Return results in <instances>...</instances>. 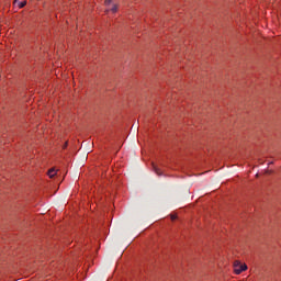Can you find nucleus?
<instances>
[{
	"instance_id": "obj_2",
	"label": "nucleus",
	"mask_w": 281,
	"mask_h": 281,
	"mask_svg": "<svg viewBox=\"0 0 281 281\" xmlns=\"http://www.w3.org/2000/svg\"><path fill=\"white\" fill-rule=\"evenodd\" d=\"M13 5H18V8H25L27 5V0H14Z\"/></svg>"
},
{
	"instance_id": "obj_8",
	"label": "nucleus",
	"mask_w": 281,
	"mask_h": 281,
	"mask_svg": "<svg viewBox=\"0 0 281 281\" xmlns=\"http://www.w3.org/2000/svg\"><path fill=\"white\" fill-rule=\"evenodd\" d=\"M63 148H67V143L64 144Z\"/></svg>"
},
{
	"instance_id": "obj_3",
	"label": "nucleus",
	"mask_w": 281,
	"mask_h": 281,
	"mask_svg": "<svg viewBox=\"0 0 281 281\" xmlns=\"http://www.w3.org/2000/svg\"><path fill=\"white\" fill-rule=\"evenodd\" d=\"M151 168H153L154 172H155L158 177H162V176H164V173L161 172V169H159V167H157V166L155 165V162H151Z\"/></svg>"
},
{
	"instance_id": "obj_5",
	"label": "nucleus",
	"mask_w": 281,
	"mask_h": 281,
	"mask_svg": "<svg viewBox=\"0 0 281 281\" xmlns=\"http://www.w3.org/2000/svg\"><path fill=\"white\" fill-rule=\"evenodd\" d=\"M111 12H117V5L114 4V7L111 8Z\"/></svg>"
},
{
	"instance_id": "obj_4",
	"label": "nucleus",
	"mask_w": 281,
	"mask_h": 281,
	"mask_svg": "<svg viewBox=\"0 0 281 281\" xmlns=\"http://www.w3.org/2000/svg\"><path fill=\"white\" fill-rule=\"evenodd\" d=\"M55 175H56V170H55V169L48 170V177H49L50 179H53V177H55Z\"/></svg>"
},
{
	"instance_id": "obj_7",
	"label": "nucleus",
	"mask_w": 281,
	"mask_h": 281,
	"mask_svg": "<svg viewBox=\"0 0 281 281\" xmlns=\"http://www.w3.org/2000/svg\"><path fill=\"white\" fill-rule=\"evenodd\" d=\"M171 221H177V215H171Z\"/></svg>"
},
{
	"instance_id": "obj_1",
	"label": "nucleus",
	"mask_w": 281,
	"mask_h": 281,
	"mask_svg": "<svg viewBox=\"0 0 281 281\" xmlns=\"http://www.w3.org/2000/svg\"><path fill=\"white\" fill-rule=\"evenodd\" d=\"M233 267L236 276H240L243 271H247V265L240 263V261H235Z\"/></svg>"
},
{
	"instance_id": "obj_6",
	"label": "nucleus",
	"mask_w": 281,
	"mask_h": 281,
	"mask_svg": "<svg viewBox=\"0 0 281 281\" xmlns=\"http://www.w3.org/2000/svg\"><path fill=\"white\" fill-rule=\"evenodd\" d=\"M105 5H111V0H105Z\"/></svg>"
}]
</instances>
